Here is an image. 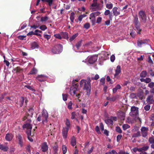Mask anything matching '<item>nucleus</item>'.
Returning a JSON list of instances; mask_svg holds the SVG:
<instances>
[{
  "label": "nucleus",
  "instance_id": "1",
  "mask_svg": "<svg viewBox=\"0 0 154 154\" xmlns=\"http://www.w3.org/2000/svg\"><path fill=\"white\" fill-rule=\"evenodd\" d=\"M91 79L90 78H88L87 81L86 80L82 79L80 82L81 87H82L84 85L83 89L85 91V92L86 93V95L87 96H89L91 94Z\"/></svg>",
  "mask_w": 154,
  "mask_h": 154
},
{
  "label": "nucleus",
  "instance_id": "2",
  "mask_svg": "<svg viewBox=\"0 0 154 154\" xmlns=\"http://www.w3.org/2000/svg\"><path fill=\"white\" fill-rule=\"evenodd\" d=\"M78 80H73L72 81V86L71 87L69 93L71 96H81V93L78 90L79 84L77 83Z\"/></svg>",
  "mask_w": 154,
  "mask_h": 154
},
{
  "label": "nucleus",
  "instance_id": "3",
  "mask_svg": "<svg viewBox=\"0 0 154 154\" xmlns=\"http://www.w3.org/2000/svg\"><path fill=\"white\" fill-rule=\"evenodd\" d=\"M97 1V0H93V1L90 7V9L92 11L100 10L103 7L102 5H101L99 3H98Z\"/></svg>",
  "mask_w": 154,
  "mask_h": 154
},
{
  "label": "nucleus",
  "instance_id": "4",
  "mask_svg": "<svg viewBox=\"0 0 154 154\" xmlns=\"http://www.w3.org/2000/svg\"><path fill=\"white\" fill-rule=\"evenodd\" d=\"M63 46L60 44H56L51 49V52L54 54H59L63 50Z\"/></svg>",
  "mask_w": 154,
  "mask_h": 154
},
{
  "label": "nucleus",
  "instance_id": "5",
  "mask_svg": "<svg viewBox=\"0 0 154 154\" xmlns=\"http://www.w3.org/2000/svg\"><path fill=\"white\" fill-rule=\"evenodd\" d=\"M34 111V109L32 108H30L28 109V112L26 113L25 116L22 118V120L25 121L26 120V119H31L33 115Z\"/></svg>",
  "mask_w": 154,
  "mask_h": 154
},
{
  "label": "nucleus",
  "instance_id": "6",
  "mask_svg": "<svg viewBox=\"0 0 154 154\" xmlns=\"http://www.w3.org/2000/svg\"><path fill=\"white\" fill-rule=\"evenodd\" d=\"M135 28L136 30L135 31L137 34H140L142 29L140 27V23L138 20V18L137 15L135 16Z\"/></svg>",
  "mask_w": 154,
  "mask_h": 154
},
{
  "label": "nucleus",
  "instance_id": "7",
  "mask_svg": "<svg viewBox=\"0 0 154 154\" xmlns=\"http://www.w3.org/2000/svg\"><path fill=\"white\" fill-rule=\"evenodd\" d=\"M139 17L140 19V21L145 23L147 20V17L144 11H140L139 12Z\"/></svg>",
  "mask_w": 154,
  "mask_h": 154
},
{
  "label": "nucleus",
  "instance_id": "8",
  "mask_svg": "<svg viewBox=\"0 0 154 154\" xmlns=\"http://www.w3.org/2000/svg\"><path fill=\"white\" fill-rule=\"evenodd\" d=\"M41 116L42 123L43 124H45V123H46L48 122V113L46 111L43 110L42 112Z\"/></svg>",
  "mask_w": 154,
  "mask_h": 154
},
{
  "label": "nucleus",
  "instance_id": "9",
  "mask_svg": "<svg viewBox=\"0 0 154 154\" xmlns=\"http://www.w3.org/2000/svg\"><path fill=\"white\" fill-rule=\"evenodd\" d=\"M26 123L24 124L22 126L23 129L26 128L27 129H32V125L30 123L31 122V120L29 119H26Z\"/></svg>",
  "mask_w": 154,
  "mask_h": 154
},
{
  "label": "nucleus",
  "instance_id": "10",
  "mask_svg": "<svg viewBox=\"0 0 154 154\" xmlns=\"http://www.w3.org/2000/svg\"><path fill=\"white\" fill-rule=\"evenodd\" d=\"M16 138L18 141V143L20 147L23 146V141L22 135L20 134H18L16 136Z\"/></svg>",
  "mask_w": 154,
  "mask_h": 154
},
{
  "label": "nucleus",
  "instance_id": "11",
  "mask_svg": "<svg viewBox=\"0 0 154 154\" xmlns=\"http://www.w3.org/2000/svg\"><path fill=\"white\" fill-rule=\"evenodd\" d=\"M48 146L46 142H45L42 144L41 149L42 152H47L48 150Z\"/></svg>",
  "mask_w": 154,
  "mask_h": 154
},
{
  "label": "nucleus",
  "instance_id": "12",
  "mask_svg": "<svg viewBox=\"0 0 154 154\" xmlns=\"http://www.w3.org/2000/svg\"><path fill=\"white\" fill-rule=\"evenodd\" d=\"M118 116L119 118L121 120H124L125 117V112L122 111H119Z\"/></svg>",
  "mask_w": 154,
  "mask_h": 154
},
{
  "label": "nucleus",
  "instance_id": "13",
  "mask_svg": "<svg viewBox=\"0 0 154 154\" xmlns=\"http://www.w3.org/2000/svg\"><path fill=\"white\" fill-rule=\"evenodd\" d=\"M97 59V56H92L89 58L88 62L90 64H93L96 61Z\"/></svg>",
  "mask_w": 154,
  "mask_h": 154
},
{
  "label": "nucleus",
  "instance_id": "14",
  "mask_svg": "<svg viewBox=\"0 0 154 154\" xmlns=\"http://www.w3.org/2000/svg\"><path fill=\"white\" fill-rule=\"evenodd\" d=\"M148 128L145 127H142L141 129L142 134L144 137H146L147 135Z\"/></svg>",
  "mask_w": 154,
  "mask_h": 154
},
{
  "label": "nucleus",
  "instance_id": "15",
  "mask_svg": "<svg viewBox=\"0 0 154 154\" xmlns=\"http://www.w3.org/2000/svg\"><path fill=\"white\" fill-rule=\"evenodd\" d=\"M36 79L40 82H43L46 80V77L43 75H39L36 77Z\"/></svg>",
  "mask_w": 154,
  "mask_h": 154
},
{
  "label": "nucleus",
  "instance_id": "16",
  "mask_svg": "<svg viewBox=\"0 0 154 154\" xmlns=\"http://www.w3.org/2000/svg\"><path fill=\"white\" fill-rule=\"evenodd\" d=\"M138 121L140 124L141 122V119L138 117V108L135 107V121Z\"/></svg>",
  "mask_w": 154,
  "mask_h": 154
},
{
  "label": "nucleus",
  "instance_id": "17",
  "mask_svg": "<svg viewBox=\"0 0 154 154\" xmlns=\"http://www.w3.org/2000/svg\"><path fill=\"white\" fill-rule=\"evenodd\" d=\"M69 130L67 128H63L62 131V133L63 138H66L67 137V134Z\"/></svg>",
  "mask_w": 154,
  "mask_h": 154
},
{
  "label": "nucleus",
  "instance_id": "18",
  "mask_svg": "<svg viewBox=\"0 0 154 154\" xmlns=\"http://www.w3.org/2000/svg\"><path fill=\"white\" fill-rule=\"evenodd\" d=\"M13 138V135L12 134L10 133H8L6 135L5 137V139L6 140L10 141H11Z\"/></svg>",
  "mask_w": 154,
  "mask_h": 154
},
{
  "label": "nucleus",
  "instance_id": "19",
  "mask_svg": "<svg viewBox=\"0 0 154 154\" xmlns=\"http://www.w3.org/2000/svg\"><path fill=\"white\" fill-rule=\"evenodd\" d=\"M149 146H145L142 147L137 148L136 149V150H138L139 152H141L143 151H145L147 150L149 148ZM136 148H135V151Z\"/></svg>",
  "mask_w": 154,
  "mask_h": 154
},
{
  "label": "nucleus",
  "instance_id": "20",
  "mask_svg": "<svg viewBox=\"0 0 154 154\" xmlns=\"http://www.w3.org/2000/svg\"><path fill=\"white\" fill-rule=\"evenodd\" d=\"M76 139L75 137L73 136L71 138L70 144L72 146H74L76 145Z\"/></svg>",
  "mask_w": 154,
  "mask_h": 154
},
{
  "label": "nucleus",
  "instance_id": "21",
  "mask_svg": "<svg viewBox=\"0 0 154 154\" xmlns=\"http://www.w3.org/2000/svg\"><path fill=\"white\" fill-rule=\"evenodd\" d=\"M121 72V66L119 65H118L115 70L116 73L114 75V76L116 77V76L119 75V74Z\"/></svg>",
  "mask_w": 154,
  "mask_h": 154
},
{
  "label": "nucleus",
  "instance_id": "22",
  "mask_svg": "<svg viewBox=\"0 0 154 154\" xmlns=\"http://www.w3.org/2000/svg\"><path fill=\"white\" fill-rule=\"evenodd\" d=\"M146 43V42L145 40H141L139 39L137 42V45L139 47H141L142 46V45Z\"/></svg>",
  "mask_w": 154,
  "mask_h": 154
},
{
  "label": "nucleus",
  "instance_id": "23",
  "mask_svg": "<svg viewBox=\"0 0 154 154\" xmlns=\"http://www.w3.org/2000/svg\"><path fill=\"white\" fill-rule=\"evenodd\" d=\"M118 8L117 7H114L112 9V11L113 15L117 16L120 14V12L117 11Z\"/></svg>",
  "mask_w": 154,
  "mask_h": 154
},
{
  "label": "nucleus",
  "instance_id": "24",
  "mask_svg": "<svg viewBox=\"0 0 154 154\" xmlns=\"http://www.w3.org/2000/svg\"><path fill=\"white\" fill-rule=\"evenodd\" d=\"M130 116L134 117L135 116V106H133L131 108V112L129 113Z\"/></svg>",
  "mask_w": 154,
  "mask_h": 154
},
{
  "label": "nucleus",
  "instance_id": "25",
  "mask_svg": "<svg viewBox=\"0 0 154 154\" xmlns=\"http://www.w3.org/2000/svg\"><path fill=\"white\" fill-rule=\"evenodd\" d=\"M135 120V117H133V118H131L129 117H128L127 118L126 122L128 123H131L132 124L134 123V121Z\"/></svg>",
  "mask_w": 154,
  "mask_h": 154
},
{
  "label": "nucleus",
  "instance_id": "26",
  "mask_svg": "<svg viewBox=\"0 0 154 154\" xmlns=\"http://www.w3.org/2000/svg\"><path fill=\"white\" fill-rule=\"evenodd\" d=\"M9 149L8 146H4L3 144H0V149L4 152H6Z\"/></svg>",
  "mask_w": 154,
  "mask_h": 154
},
{
  "label": "nucleus",
  "instance_id": "27",
  "mask_svg": "<svg viewBox=\"0 0 154 154\" xmlns=\"http://www.w3.org/2000/svg\"><path fill=\"white\" fill-rule=\"evenodd\" d=\"M146 101L149 104H152L154 103V100L152 98V97H148Z\"/></svg>",
  "mask_w": 154,
  "mask_h": 154
},
{
  "label": "nucleus",
  "instance_id": "28",
  "mask_svg": "<svg viewBox=\"0 0 154 154\" xmlns=\"http://www.w3.org/2000/svg\"><path fill=\"white\" fill-rule=\"evenodd\" d=\"M31 47L32 49L37 48L38 47V45L36 42H34L31 44Z\"/></svg>",
  "mask_w": 154,
  "mask_h": 154
},
{
  "label": "nucleus",
  "instance_id": "29",
  "mask_svg": "<svg viewBox=\"0 0 154 154\" xmlns=\"http://www.w3.org/2000/svg\"><path fill=\"white\" fill-rule=\"evenodd\" d=\"M121 86L119 84L117 85L115 88H113L112 89V91L113 93H116L117 90L118 89H119L121 88Z\"/></svg>",
  "mask_w": 154,
  "mask_h": 154
},
{
  "label": "nucleus",
  "instance_id": "30",
  "mask_svg": "<svg viewBox=\"0 0 154 154\" xmlns=\"http://www.w3.org/2000/svg\"><path fill=\"white\" fill-rule=\"evenodd\" d=\"M61 35L62 37L65 39H67L68 38V33L66 32H62Z\"/></svg>",
  "mask_w": 154,
  "mask_h": 154
},
{
  "label": "nucleus",
  "instance_id": "31",
  "mask_svg": "<svg viewBox=\"0 0 154 154\" xmlns=\"http://www.w3.org/2000/svg\"><path fill=\"white\" fill-rule=\"evenodd\" d=\"M58 146L56 144L53 147V149L54 152V154H58Z\"/></svg>",
  "mask_w": 154,
  "mask_h": 154
},
{
  "label": "nucleus",
  "instance_id": "32",
  "mask_svg": "<svg viewBox=\"0 0 154 154\" xmlns=\"http://www.w3.org/2000/svg\"><path fill=\"white\" fill-rule=\"evenodd\" d=\"M147 75V72L146 71H143L140 73V76L141 78H145L146 77Z\"/></svg>",
  "mask_w": 154,
  "mask_h": 154
},
{
  "label": "nucleus",
  "instance_id": "33",
  "mask_svg": "<svg viewBox=\"0 0 154 154\" xmlns=\"http://www.w3.org/2000/svg\"><path fill=\"white\" fill-rule=\"evenodd\" d=\"M42 1L43 2H47L48 3L49 6H51L53 4V0H42Z\"/></svg>",
  "mask_w": 154,
  "mask_h": 154
},
{
  "label": "nucleus",
  "instance_id": "34",
  "mask_svg": "<svg viewBox=\"0 0 154 154\" xmlns=\"http://www.w3.org/2000/svg\"><path fill=\"white\" fill-rule=\"evenodd\" d=\"M74 16L75 13L74 12H72L71 13L70 19L71 22L72 23H73L74 22V20L75 18Z\"/></svg>",
  "mask_w": 154,
  "mask_h": 154
},
{
  "label": "nucleus",
  "instance_id": "35",
  "mask_svg": "<svg viewBox=\"0 0 154 154\" xmlns=\"http://www.w3.org/2000/svg\"><path fill=\"white\" fill-rule=\"evenodd\" d=\"M106 99L109 101H114L116 99V97H106Z\"/></svg>",
  "mask_w": 154,
  "mask_h": 154
},
{
  "label": "nucleus",
  "instance_id": "36",
  "mask_svg": "<svg viewBox=\"0 0 154 154\" xmlns=\"http://www.w3.org/2000/svg\"><path fill=\"white\" fill-rule=\"evenodd\" d=\"M14 70L16 71L17 73H20L23 71V69L19 67H17L14 69Z\"/></svg>",
  "mask_w": 154,
  "mask_h": 154
},
{
  "label": "nucleus",
  "instance_id": "37",
  "mask_svg": "<svg viewBox=\"0 0 154 154\" xmlns=\"http://www.w3.org/2000/svg\"><path fill=\"white\" fill-rule=\"evenodd\" d=\"M78 33H76L73 35L69 39L70 41L71 42L72 41L76 38V37H77L78 36Z\"/></svg>",
  "mask_w": 154,
  "mask_h": 154
},
{
  "label": "nucleus",
  "instance_id": "38",
  "mask_svg": "<svg viewBox=\"0 0 154 154\" xmlns=\"http://www.w3.org/2000/svg\"><path fill=\"white\" fill-rule=\"evenodd\" d=\"M82 40H81L80 41L78 42L75 45V46L77 49H79V48L80 47L82 42Z\"/></svg>",
  "mask_w": 154,
  "mask_h": 154
},
{
  "label": "nucleus",
  "instance_id": "39",
  "mask_svg": "<svg viewBox=\"0 0 154 154\" xmlns=\"http://www.w3.org/2000/svg\"><path fill=\"white\" fill-rule=\"evenodd\" d=\"M62 150L63 151V154H65L67 152V147L65 145H63L62 146Z\"/></svg>",
  "mask_w": 154,
  "mask_h": 154
},
{
  "label": "nucleus",
  "instance_id": "40",
  "mask_svg": "<svg viewBox=\"0 0 154 154\" xmlns=\"http://www.w3.org/2000/svg\"><path fill=\"white\" fill-rule=\"evenodd\" d=\"M25 97H21V100L20 101H19V104L20 106L21 107L22 106L23 103L24 102V100L25 99Z\"/></svg>",
  "mask_w": 154,
  "mask_h": 154
},
{
  "label": "nucleus",
  "instance_id": "41",
  "mask_svg": "<svg viewBox=\"0 0 154 154\" xmlns=\"http://www.w3.org/2000/svg\"><path fill=\"white\" fill-rule=\"evenodd\" d=\"M37 72V70L35 68H33L29 72V74H35Z\"/></svg>",
  "mask_w": 154,
  "mask_h": 154
},
{
  "label": "nucleus",
  "instance_id": "42",
  "mask_svg": "<svg viewBox=\"0 0 154 154\" xmlns=\"http://www.w3.org/2000/svg\"><path fill=\"white\" fill-rule=\"evenodd\" d=\"M130 127V126L127 124H124L122 125V128L124 130H125L129 128Z\"/></svg>",
  "mask_w": 154,
  "mask_h": 154
},
{
  "label": "nucleus",
  "instance_id": "43",
  "mask_svg": "<svg viewBox=\"0 0 154 154\" xmlns=\"http://www.w3.org/2000/svg\"><path fill=\"white\" fill-rule=\"evenodd\" d=\"M66 127H65V128H67L68 129H69L70 126V121L69 120L67 119H66Z\"/></svg>",
  "mask_w": 154,
  "mask_h": 154
},
{
  "label": "nucleus",
  "instance_id": "44",
  "mask_svg": "<svg viewBox=\"0 0 154 154\" xmlns=\"http://www.w3.org/2000/svg\"><path fill=\"white\" fill-rule=\"evenodd\" d=\"M48 18L47 16L42 17H41L40 21L41 22L45 21L48 20Z\"/></svg>",
  "mask_w": 154,
  "mask_h": 154
},
{
  "label": "nucleus",
  "instance_id": "45",
  "mask_svg": "<svg viewBox=\"0 0 154 154\" xmlns=\"http://www.w3.org/2000/svg\"><path fill=\"white\" fill-rule=\"evenodd\" d=\"M116 131L117 132L120 134L122 133V131L121 128L119 126H117L116 127Z\"/></svg>",
  "mask_w": 154,
  "mask_h": 154
},
{
  "label": "nucleus",
  "instance_id": "46",
  "mask_svg": "<svg viewBox=\"0 0 154 154\" xmlns=\"http://www.w3.org/2000/svg\"><path fill=\"white\" fill-rule=\"evenodd\" d=\"M105 121L107 124H112L113 121L111 119H108L105 120Z\"/></svg>",
  "mask_w": 154,
  "mask_h": 154
},
{
  "label": "nucleus",
  "instance_id": "47",
  "mask_svg": "<svg viewBox=\"0 0 154 154\" xmlns=\"http://www.w3.org/2000/svg\"><path fill=\"white\" fill-rule=\"evenodd\" d=\"M84 27L86 29H89L90 27V24L89 23H87L84 25Z\"/></svg>",
  "mask_w": 154,
  "mask_h": 154
},
{
  "label": "nucleus",
  "instance_id": "48",
  "mask_svg": "<svg viewBox=\"0 0 154 154\" xmlns=\"http://www.w3.org/2000/svg\"><path fill=\"white\" fill-rule=\"evenodd\" d=\"M32 129H27L26 134L27 136H32V134L31 133V130Z\"/></svg>",
  "mask_w": 154,
  "mask_h": 154
},
{
  "label": "nucleus",
  "instance_id": "49",
  "mask_svg": "<svg viewBox=\"0 0 154 154\" xmlns=\"http://www.w3.org/2000/svg\"><path fill=\"white\" fill-rule=\"evenodd\" d=\"M25 87H26L28 89L31 90L32 91H35V90L32 87L29 85H26L25 86Z\"/></svg>",
  "mask_w": 154,
  "mask_h": 154
},
{
  "label": "nucleus",
  "instance_id": "50",
  "mask_svg": "<svg viewBox=\"0 0 154 154\" xmlns=\"http://www.w3.org/2000/svg\"><path fill=\"white\" fill-rule=\"evenodd\" d=\"M106 8L109 9H111L112 8L113 5L112 3L110 4H106Z\"/></svg>",
  "mask_w": 154,
  "mask_h": 154
},
{
  "label": "nucleus",
  "instance_id": "51",
  "mask_svg": "<svg viewBox=\"0 0 154 154\" xmlns=\"http://www.w3.org/2000/svg\"><path fill=\"white\" fill-rule=\"evenodd\" d=\"M39 29L42 30L44 31L47 29V27L45 25H42L39 27Z\"/></svg>",
  "mask_w": 154,
  "mask_h": 154
},
{
  "label": "nucleus",
  "instance_id": "52",
  "mask_svg": "<svg viewBox=\"0 0 154 154\" xmlns=\"http://www.w3.org/2000/svg\"><path fill=\"white\" fill-rule=\"evenodd\" d=\"M76 116L75 112H72L71 113V119H75Z\"/></svg>",
  "mask_w": 154,
  "mask_h": 154
},
{
  "label": "nucleus",
  "instance_id": "53",
  "mask_svg": "<svg viewBox=\"0 0 154 154\" xmlns=\"http://www.w3.org/2000/svg\"><path fill=\"white\" fill-rule=\"evenodd\" d=\"M91 20L92 25V26H94L95 24L96 23V18L95 17L91 18L90 19Z\"/></svg>",
  "mask_w": 154,
  "mask_h": 154
},
{
  "label": "nucleus",
  "instance_id": "54",
  "mask_svg": "<svg viewBox=\"0 0 154 154\" xmlns=\"http://www.w3.org/2000/svg\"><path fill=\"white\" fill-rule=\"evenodd\" d=\"M148 87L150 88H153L154 87V82H150L148 85Z\"/></svg>",
  "mask_w": 154,
  "mask_h": 154
},
{
  "label": "nucleus",
  "instance_id": "55",
  "mask_svg": "<svg viewBox=\"0 0 154 154\" xmlns=\"http://www.w3.org/2000/svg\"><path fill=\"white\" fill-rule=\"evenodd\" d=\"M150 108V106L149 105H147L144 107V109L146 111H149Z\"/></svg>",
  "mask_w": 154,
  "mask_h": 154
},
{
  "label": "nucleus",
  "instance_id": "56",
  "mask_svg": "<svg viewBox=\"0 0 154 154\" xmlns=\"http://www.w3.org/2000/svg\"><path fill=\"white\" fill-rule=\"evenodd\" d=\"M31 146L29 145H27V146L26 147V149L27 151V152H28L30 153L31 150H30V148Z\"/></svg>",
  "mask_w": 154,
  "mask_h": 154
},
{
  "label": "nucleus",
  "instance_id": "57",
  "mask_svg": "<svg viewBox=\"0 0 154 154\" xmlns=\"http://www.w3.org/2000/svg\"><path fill=\"white\" fill-rule=\"evenodd\" d=\"M149 142L152 144L154 143V138L153 137H150L149 139Z\"/></svg>",
  "mask_w": 154,
  "mask_h": 154
},
{
  "label": "nucleus",
  "instance_id": "58",
  "mask_svg": "<svg viewBox=\"0 0 154 154\" xmlns=\"http://www.w3.org/2000/svg\"><path fill=\"white\" fill-rule=\"evenodd\" d=\"M54 36L57 38H58L59 39H61L62 37L61 36V35L59 34H55L54 35Z\"/></svg>",
  "mask_w": 154,
  "mask_h": 154
},
{
  "label": "nucleus",
  "instance_id": "59",
  "mask_svg": "<svg viewBox=\"0 0 154 154\" xmlns=\"http://www.w3.org/2000/svg\"><path fill=\"white\" fill-rule=\"evenodd\" d=\"M44 37L47 40L49 39L51 37V35H48L46 34H44Z\"/></svg>",
  "mask_w": 154,
  "mask_h": 154
},
{
  "label": "nucleus",
  "instance_id": "60",
  "mask_svg": "<svg viewBox=\"0 0 154 154\" xmlns=\"http://www.w3.org/2000/svg\"><path fill=\"white\" fill-rule=\"evenodd\" d=\"M99 78V76L98 74L95 75V76L94 77H92L91 79L97 80Z\"/></svg>",
  "mask_w": 154,
  "mask_h": 154
},
{
  "label": "nucleus",
  "instance_id": "61",
  "mask_svg": "<svg viewBox=\"0 0 154 154\" xmlns=\"http://www.w3.org/2000/svg\"><path fill=\"white\" fill-rule=\"evenodd\" d=\"M122 137V135L121 134H120L118 135L117 137V142H119L120 140L121 139Z\"/></svg>",
  "mask_w": 154,
  "mask_h": 154
},
{
  "label": "nucleus",
  "instance_id": "62",
  "mask_svg": "<svg viewBox=\"0 0 154 154\" xmlns=\"http://www.w3.org/2000/svg\"><path fill=\"white\" fill-rule=\"evenodd\" d=\"M72 103L71 101H70L69 103L68 106V108L69 109H72Z\"/></svg>",
  "mask_w": 154,
  "mask_h": 154
},
{
  "label": "nucleus",
  "instance_id": "63",
  "mask_svg": "<svg viewBox=\"0 0 154 154\" xmlns=\"http://www.w3.org/2000/svg\"><path fill=\"white\" fill-rule=\"evenodd\" d=\"M26 37V36L24 35H19L18 37V38L20 40H24Z\"/></svg>",
  "mask_w": 154,
  "mask_h": 154
},
{
  "label": "nucleus",
  "instance_id": "64",
  "mask_svg": "<svg viewBox=\"0 0 154 154\" xmlns=\"http://www.w3.org/2000/svg\"><path fill=\"white\" fill-rule=\"evenodd\" d=\"M151 81V79L150 78H146L145 79V83H149Z\"/></svg>",
  "mask_w": 154,
  "mask_h": 154
}]
</instances>
